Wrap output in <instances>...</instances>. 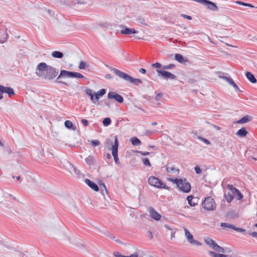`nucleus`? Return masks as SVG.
<instances>
[{
  "mask_svg": "<svg viewBox=\"0 0 257 257\" xmlns=\"http://www.w3.org/2000/svg\"><path fill=\"white\" fill-rule=\"evenodd\" d=\"M83 78L84 76L79 72L68 71L66 70H61L60 73L57 78L56 82L58 83L64 84L66 86H69V84L64 81L60 80L61 78Z\"/></svg>",
  "mask_w": 257,
  "mask_h": 257,
  "instance_id": "f257e3e1",
  "label": "nucleus"
},
{
  "mask_svg": "<svg viewBox=\"0 0 257 257\" xmlns=\"http://www.w3.org/2000/svg\"><path fill=\"white\" fill-rule=\"evenodd\" d=\"M205 242L215 251L222 253H229L231 250L228 248H223L212 239L208 237L204 239Z\"/></svg>",
  "mask_w": 257,
  "mask_h": 257,
  "instance_id": "f03ea898",
  "label": "nucleus"
},
{
  "mask_svg": "<svg viewBox=\"0 0 257 257\" xmlns=\"http://www.w3.org/2000/svg\"><path fill=\"white\" fill-rule=\"evenodd\" d=\"M149 184L158 188L167 189L168 187L163 183L158 178L155 176H151L148 178Z\"/></svg>",
  "mask_w": 257,
  "mask_h": 257,
  "instance_id": "7ed1b4c3",
  "label": "nucleus"
},
{
  "mask_svg": "<svg viewBox=\"0 0 257 257\" xmlns=\"http://www.w3.org/2000/svg\"><path fill=\"white\" fill-rule=\"evenodd\" d=\"M227 189L228 191H226L224 193V196L228 202H230L234 198V193L236 192V188L234 187L232 185H227Z\"/></svg>",
  "mask_w": 257,
  "mask_h": 257,
  "instance_id": "20e7f679",
  "label": "nucleus"
},
{
  "mask_svg": "<svg viewBox=\"0 0 257 257\" xmlns=\"http://www.w3.org/2000/svg\"><path fill=\"white\" fill-rule=\"evenodd\" d=\"M202 206L207 210H213L215 209L216 204L214 200L211 197H208L205 198L202 203Z\"/></svg>",
  "mask_w": 257,
  "mask_h": 257,
  "instance_id": "39448f33",
  "label": "nucleus"
},
{
  "mask_svg": "<svg viewBox=\"0 0 257 257\" xmlns=\"http://www.w3.org/2000/svg\"><path fill=\"white\" fill-rule=\"evenodd\" d=\"M58 71L52 66H49L47 69L46 73L43 77L47 80H51L54 78L58 74Z\"/></svg>",
  "mask_w": 257,
  "mask_h": 257,
  "instance_id": "423d86ee",
  "label": "nucleus"
},
{
  "mask_svg": "<svg viewBox=\"0 0 257 257\" xmlns=\"http://www.w3.org/2000/svg\"><path fill=\"white\" fill-rule=\"evenodd\" d=\"M110 69L111 70V71L112 72H113V73L115 75H116L119 78H122V79H124V80L129 82V80L131 79V77L130 75H128L127 74H126L123 72L121 71L120 70H119L116 68H113V67H111L110 68Z\"/></svg>",
  "mask_w": 257,
  "mask_h": 257,
  "instance_id": "0eeeda50",
  "label": "nucleus"
},
{
  "mask_svg": "<svg viewBox=\"0 0 257 257\" xmlns=\"http://www.w3.org/2000/svg\"><path fill=\"white\" fill-rule=\"evenodd\" d=\"M118 142L116 137H115V141L114 144L112 146V155L113 156L114 160L116 164H119L120 162L118 158Z\"/></svg>",
  "mask_w": 257,
  "mask_h": 257,
  "instance_id": "6e6552de",
  "label": "nucleus"
},
{
  "mask_svg": "<svg viewBox=\"0 0 257 257\" xmlns=\"http://www.w3.org/2000/svg\"><path fill=\"white\" fill-rule=\"evenodd\" d=\"M156 71L158 74V76L162 77L163 78L170 79L172 80H175L176 79V76L174 74L168 71L161 69H156Z\"/></svg>",
  "mask_w": 257,
  "mask_h": 257,
  "instance_id": "1a4fd4ad",
  "label": "nucleus"
},
{
  "mask_svg": "<svg viewBox=\"0 0 257 257\" xmlns=\"http://www.w3.org/2000/svg\"><path fill=\"white\" fill-rule=\"evenodd\" d=\"M49 66L44 62L39 63L37 66L36 74L40 77H43L44 75L43 72L47 71Z\"/></svg>",
  "mask_w": 257,
  "mask_h": 257,
  "instance_id": "9d476101",
  "label": "nucleus"
},
{
  "mask_svg": "<svg viewBox=\"0 0 257 257\" xmlns=\"http://www.w3.org/2000/svg\"><path fill=\"white\" fill-rule=\"evenodd\" d=\"M178 187L181 191L185 193L189 192L191 190L190 184L187 181L186 179L183 180L182 182Z\"/></svg>",
  "mask_w": 257,
  "mask_h": 257,
  "instance_id": "9b49d317",
  "label": "nucleus"
},
{
  "mask_svg": "<svg viewBox=\"0 0 257 257\" xmlns=\"http://www.w3.org/2000/svg\"><path fill=\"white\" fill-rule=\"evenodd\" d=\"M108 98L109 99H114L119 103H122L123 102V97L115 92H109L108 93Z\"/></svg>",
  "mask_w": 257,
  "mask_h": 257,
  "instance_id": "f8f14e48",
  "label": "nucleus"
},
{
  "mask_svg": "<svg viewBox=\"0 0 257 257\" xmlns=\"http://www.w3.org/2000/svg\"><path fill=\"white\" fill-rule=\"evenodd\" d=\"M202 5L205 6L207 9L212 11H217L218 9L215 3L209 0H204Z\"/></svg>",
  "mask_w": 257,
  "mask_h": 257,
  "instance_id": "ddd939ff",
  "label": "nucleus"
},
{
  "mask_svg": "<svg viewBox=\"0 0 257 257\" xmlns=\"http://www.w3.org/2000/svg\"><path fill=\"white\" fill-rule=\"evenodd\" d=\"M0 91L3 93H6L10 97L15 95V92L13 88L9 87H5L0 85Z\"/></svg>",
  "mask_w": 257,
  "mask_h": 257,
  "instance_id": "4468645a",
  "label": "nucleus"
},
{
  "mask_svg": "<svg viewBox=\"0 0 257 257\" xmlns=\"http://www.w3.org/2000/svg\"><path fill=\"white\" fill-rule=\"evenodd\" d=\"M149 211L151 217L156 220H159L161 218V215L158 213L153 207H150Z\"/></svg>",
  "mask_w": 257,
  "mask_h": 257,
  "instance_id": "2eb2a0df",
  "label": "nucleus"
},
{
  "mask_svg": "<svg viewBox=\"0 0 257 257\" xmlns=\"http://www.w3.org/2000/svg\"><path fill=\"white\" fill-rule=\"evenodd\" d=\"M7 29L4 28L0 30V43L3 44L6 42L8 38Z\"/></svg>",
  "mask_w": 257,
  "mask_h": 257,
  "instance_id": "dca6fc26",
  "label": "nucleus"
},
{
  "mask_svg": "<svg viewBox=\"0 0 257 257\" xmlns=\"http://www.w3.org/2000/svg\"><path fill=\"white\" fill-rule=\"evenodd\" d=\"M85 183L93 190L95 191H98L99 190V187L97 185L89 179H85Z\"/></svg>",
  "mask_w": 257,
  "mask_h": 257,
  "instance_id": "f3484780",
  "label": "nucleus"
},
{
  "mask_svg": "<svg viewBox=\"0 0 257 257\" xmlns=\"http://www.w3.org/2000/svg\"><path fill=\"white\" fill-rule=\"evenodd\" d=\"M175 59L178 62L184 64H185L187 62H188V60L187 58H184L183 56L180 54H175Z\"/></svg>",
  "mask_w": 257,
  "mask_h": 257,
  "instance_id": "a211bd4d",
  "label": "nucleus"
},
{
  "mask_svg": "<svg viewBox=\"0 0 257 257\" xmlns=\"http://www.w3.org/2000/svg\"><path fill=\"white\" fill-rule=\"evenodd\" d=\"M252 116L248 115H246L242 117L241 118H240L238 120H237L236 121V123L238 124H242V123H244L250 121L251 120H252Z\"/></svg>",
  "mask_w": 257,
  "mask_h": 257,
  "instance_id": "6ab92c4d",
  "label": "nucleus"
},
{
  "mask_svg": "<svg viewBox=\"0 0 257 257\" xmlns=\"http://www.w3.org/2000/svg\"><path fill=\"white\" fill-rule=\"evenodd\" d=\"M121 33L124 35H130L131 34L137 33V31L134 29H130L124 27V29L120 31Z\"/></svg>",
  "mask_w": 257,
  "mask_h": 257,
  "instance_id": "aec40b11",
  "label": "nucleus"
},
{
  "mask_svg": "<svg viewBox=\"0 0 257 257\" xmlns=\"http://www.w3.org/2000/svg\"><path fill=\"white\" fill-rule=\"evenodd\" d=\"M245 75L246 78L248 79V80L252 83H255L257 81L256 78L254 76V75L251 74L250 72H246Z\"/></svg>",
  "mask_w": 257,
  "mask_h": 257,
  "instance_id": "412c9836",
  "label": "nucleus"
},
{
  "mask_svg": "<svg viewBox=\"0 0 257 257\" xmlns=\"http://www.w3.org/2000/svg\"><path fill=\"white\" fill-rule=\"evenodd\" d=\"M248 132L246 131L245 128L242 127L240 129H239L237 133H236V136L240 137L243 138L246 136Z\"/></svg>",
  "mask_w": 257,
  "mask_h": 257,
  "instance_id": "4be33fe9",
  "label": "nucleus"
},
{
  "mask_svg": "<svg viewBox=\"0 0 257 257\" xmlns=\"http://www.w3.org/2000/svg\"><path fill=\"white\" fill-rule=\"evenodd\" d=\"M166 171L169 173H173L176 172L179 173V169L178 168H176L174 166H167Z\"/></svg>",
  "mask_w": 257,
  "mask_h": 257,
  "instance_id": "5701e85b",
  "label": "nucleus"
},
{
  "mask_svg": "<svg viewBox=\"0 0 257 257\" xmlns=\"http://www.w3.org/2000/svg\"><path fill=\"white\" fill-rule=\"evenodd\" d=\"M184 229L185 231V236L187 239L188 241L190 242L193 239V236L186 228H184Z\"/></svg>",
  "mask_w": 257,
  "mask_h": 257,
  "instance_id": "b1692460",
  "label": "nucleus"
},
{
  "mask_svg": "<svg viewBox=\"0 0 257 257\" xmlns=\"http://www.w3.org/2000/svg\"><path fill=\"white\" fill-rule=\"evenodd\" d=\"M131 141L133 146H137L141 145V141L136 137L132 138L131 139Z\"/></svg>",
  "mask_w": 257,
  "mask_h": 257,
  "instance_id": "393cba45",
  "label": "nucleus"
},
{
  "mask_svg": "<svg viewBox=\"0 0 257 257\" xmlns=\"http://www.w3.org/2000/svg\"><path fill=\"white\" fill-rule=\"evenodd\" d=\"M52 57L56 58H62L63 56V54L61 52L55 51L51 54Z\"/></svg>",
  "mask_w": 257,
  "mask_h": 257,
  "instance_id": "a878e982",
  "label": "nucleus"
},
{
  "mask_svg": "<svg viewBox=\"0 0 257 257\" xmlns=\"http://www.w3.org/2000/svg\"><path fill=\"white\" fill-rule=\"evenodd\" d=\"M209 254L211 257H228V255L223 254H218L212 251H209L208 252Z\"/></svg>",
  "mask_w": 257,
  "mask_h": 257,
  "instance_id": "bb28decb",
  "label": "nucleus"
},
{
  "mask_svg": "<svg viewBox=\"0 0 257 257\" xmlns=\"http://www.w3.org/2000/svg\"><path fill=\"white\" fill-rule=\"evenodd\" d=\"M129 82L134 84L136 85H138L142 83V81L141 79L134 78L132 77H131V79H130Z\"/></svg>",
  "mask_w": 257,
  "mask_h": 257,
  "instance_id": "cd10ccee",
  "label": "nucleus"
},
{
  "mask_svg": "<svg viewBox=\"0 0 257 257\" xmlns=\"http://www.w3.org/2000/svg\"><path fill=\"white\" fill-rule=\"evenodd\" d=\"M168 180L169 181H171V182H172L175 183L177 185V187H178V186L180 185V183H181L182 182V181L183 179L169 178Z\"/></svg>",
  "mask_w": 257,
  "mask_h": 257,
  "instance_id": "c85d7f7f",
  "label": "nucleus"
},
{
  "mask_svg": "<svg viewBox=\"0 0 257 257\" xmlns=\"http://www.w3.org/2000/svg\"><path fill=\"white\" fill-rule=\"evenodd\" d=\"M220 77L223 78V79L225 80L228 83H229L230 85H231L232 86L235 83L234 82V81L232 79V78L230 77L220 76Z\"/></svg>",
  "mask_w": 257,
  "mask_h": 257,
  "instance_id": "c756f323",
  "label": "nucleus"
},
{
  "mask_svg": "<svg viewBox=\"0 0 257 257\" xmlns=\"http://www.w3.org/2000/svg\"><path fill=\"white\" fill-rule=\"evenodd\" d=\"M193 197L192 196H188L187 197V200L189 204L191 206H195L197 205V203L193 201Z\"/></svg>",
  "mask_w": 257,
  "mask_h": 257,
  "instance_id": "7c9ffc66",
  "label": "nucleus"
},
{
  "mask_svg": "<svg viewBox=\"0 0 257 257\" xmlns=\"http://www.w3.org/2000/svg\"><path fill=\"white\" fill-rule=\"evenodd\" d=\"M137 22L140 25H147L146 21L144 18L141 17H138L136 19Z\"/></svg>",
  "mask_w": 257,
  "mask_h": 257,
  "instance_id": "2f4dec72",
  "label": "nucleus"
},
{
  "mask_svg": "<svg viewBox=\"0 0 257 257\" xmlns=\"http://www.w3.org/2000/svg\"><path fill=\"white\" fill-rule=\"evenodd\" d=\"M86 93L90 96L91 101L94 102V94L92 93V91L90 89H86L85 90Z\"/></svg>",
  "mask_w": 257,
  "mask_h": 257,
  "instance_id": "473e14b6",
  "label": "nucleus"
},
{
  "mask_svg": "<svg viewBox=\"0 0 257 257\" xmlns=\"http://www.w3.org/2000/svg\"><path fill=\"white\" fill-rule=\"evenodd\" d=\"M243 195L239 192V191L236 189V192L234 193V198H235L237 200H240L242 198Z\"/></svg>",
  "mask_w": 257,
  "mask_h": 257,
  "instance_id": "72a5a7b5",
  "label": "nucleus"
},
{
  "mask_svg": "<svg viewBox=\"0 0 257 257\" xmlns=\"http://www.w3.org/2000/svg\"><path fill=\"white\" fill-rule=\"evenodd\" d=\"M111 119L109 117H106L103 120V124L105 126H107L111 123Z\"/></svg>",
  "mask_w": 257,
  "mask_h": 257,
  "instance_id": "f704fd0d",
  "label": "nucleus"
},
{
  "mask_svg": "<svg viewBox=\"0 0 257 257\" xmlns=\"http://www.w3.org/2000/svg\"><path fill=\"white\" fill-rule=\"evenodd\" d=\"M152 67L154 68H157V69H161L160 68H163V66L159 62H156L155 63H153L152 64Z\"/></svg>",
  "mask_w": 257,
  "mask_h": 257,
  "instance_id": "c9c22d12",
  "label": "nucleus"
},
{
  "mask_svg": "<svg viewBox=\"0 0 257 257\" xmlns=\"http://www.w3.org/2000/svg\"><path fill=\"white\" fill-rule=\"evenodd\" d=\"M175 67V65L173 64H170L167 65H164L163 69L164 70H170L173 69Z\"/></svg>",
  "mask_w": 257,
  "mask_h": 257,
  "instance_id": "e433bc0d",
  "label": "nucleus"
},
{
  "mask_svg": "<svg viewBox=\"0 0 257 257\" xmlns=\"http://www.w3.org/2000/svg\"><path fill=\"white\" fill-rule=\"evenodd\" d=\"M65 126L66 127L70 129L73 126V123L70 120H66L64 123Z\"/></svg>",
  "mask_w": 257,
  "mask_h": 257,
  "instance_id": "4c0bfd02",
  "label": "nucleus"
},
{
  "mask_svg": "<svg viewBox=\"0 0 257 257\" xmlns=\"http://www.w3.org/2000/svg\"><path fill=\"white\" fill-rule=\"evenodd\" d=\"M155 93L156 94L155 99L157 101H161L162 98H163V94L162 93H157V92H155Z\"/></svg>",
  "mask_w": 257,
  "mask_h": 257,
  "instance_id": "58836bf2",
  "label": "nucleus"
},
{
  "mask_svg": "<svg viewBox=\"0 0 257 257\" xmlns=\"http://www.w3.org/2000/svg\"><path fill=\"white\" fill-rule=\"evenodd\" d=\"M220 226H221L222 227H228V228L232 229V228L233 227V225H232L231 224L227 223L221 222L220 223Z\"/></svg>",
  "mask_w": 257,
  "mask_h": 257,
  "instance_id": "ea45409f",
  "label": "nucleus"
},
{
  "mask_svg": "<svg viewBox=\"0 0 257 257\" xmlns=\"http://www.w3.org/2000/svg\"><path fill=\"white\" fill-rule=\"evenodd\" d=\"M198 138L199 140L202 141L203 142H204V143H205L207 145H210L211 144L210 142L208 140H207L205 138H204L202 137H198Z\"/></svg>",
  "mask_w": 257,
  "mask_h": 257,
  "instance_id": "a19ab883",
  "label": "nucleus"
},
{
  "mask_svg": "<svg viewBox=\"0 0 257 257\" xmlns=\"http://www.w3.org/2000/svg\"><path fill=\"white\" fill-rule=\"evenodd\" d=\"M100 187L101 189L102 190V193L103 195H104V192H105V193L106 194L107 193L106 186L103 183H102V184H100Z\"/></svg>",
  "mask_w": 257,
  "mask_h": 257,
  "instance_id": "79ce46f5",
  "label": "nucleus"
},
{
  "mask_svg": "<svg viewBox=\"0 0 257 257\" xmlns=\"http://www.w3.org/2000/svg\"><path fill=\"white\" fill-rule=\"evenodd\" d=\"M143 162L144 165L146 166H149V167H150L151 166L149 160L147 158H143Z\"/></svg>",
  "mask_w": 257,
  "mask_h": 257,
  "instance_id": "37998d69",
  "label": "nucleus"
},
{
  "mask_svg": "<svg viewBox=\"0 0 257 257\" xmlns=\"http://www.w3.org/2000/svg\"><path fill=\"white\" fill-rule=\"evenodd\" d=\"M85 161L88 164L90 165L93 162V158L91 156H89L85 159Z\"/></svg>",
  "mask_w": 257,
  "mask_h": 257,
  "instance_id": "c03bdc74",
  "label": "nucleus"
},
{
  "mask_svg": "<svg viewBox=\"0 0 257 257\" xmlns=\"http://www.w3.org/2000/svg\"><path fill=\"white\" fill-rule=\"evenodd\" d=\"M105 93L106 90L105 89H101L97 92L98 95H99L100 96H103L105 94Z\"/></svg>",
  "mask_w": 257,
  "mask_h": 257,
  "instance_id": "a18cd8bd",
  "label": "nucleus"
},
{
  "mask_svg": "<svg viewBox=\"0 0 257 257\" xmlns=\"http://www.w3.org/2000/svg\"><path fill=\"white\" fill-rule=\"evenodd\" d=\"M91 143L93 147H96L97 146L99 145L100 142L98 140H92Z\"/></svg>",
  "mask_w": 257,
  "mask_h": 257,
  "instance_id": "49530a36",
  "label": "nucleus"
},
{
  "mask_svg": "<svg viewBox=\"0 0 257 257\" xmlns=\"http://www.w3.org/2000/svg\"><path fill=\"white\" fill-rule=\"evenodd\" d=\"M190 243L191 244H194V245H197V246H200L201 245V243L199 241H197V240H194V239H193L190 242Z\"/></svg>",
  "mask_w": 257,
  "mask_h": 257,
  "instance_id": "de8ad7c7",
  "label": "nucleus"
},
{
  "mask_svg": "<svg viewBox=\"0 0 257 257\" xmlns=\"http://www.w3.org/2000/svg\"><path fill=\"white\" fill-rule=\"evenodd\" d=\"M86 64L83 61H81L79 64V68L80 69H84L85 68Z\"/></svg>",
  "mask_w": 257,
  "mask_h": 257,
  "instance_id": "09e8293b",
  "label": "nucleus"
},
{
  "mask_svg": "<svg viewBox=\"0 0 257 257\" xmlns=\"http://www.w3.org/2000/svg\"><path fill=\"white\" fill-rule=\"evenodd\" d=\"M232 229H233L234 230L237 231V232H242L245 231V230L244 229L236 227L234 225H233Z\"/></svg>",
  "mask_w": 257,
  "mask_h": 257,
  "instance_id": "8fccbe9b",
  "label": "nucleus"
},
{
  "mask_svg": "<svg viewBox=\"0 0 257 257\" xmlns=\"http://www.w3.org/2000/svg\"><path fill=\"white\" fill-rule=\"evenodd\" d=\"M194 169H195V172L196 174H200L202 172V170L201 169H200V168L198 166H196L195 168H194Z\"/></svg>",
  "mask_w": 257,
  "mask_h": 257,
  "instance_id": "3c124183",
  "label": "nucleus"
},
{
  "mask_svg": "<svg viewBox=\"0 0 257 257\" xmlns=\"http://www.w3.org/2000/svg\"><path fill=\"white\" fill-rule=\"evenodd\" d=\"M113 255L115 257H126L125 255H123L122 254H121V253H120L118 251H115L113 252Z\"/></svg>",
  "mask_w": 257,
  "mask_h": 257,
  "instance_id": "603ef678",
  "label": "nucleus"
},
{
  "mask_svg": "<svg viewBox=\"0 0 257 257\" xmlns=\"http://www.w3.org/2000/svg\"><path fill=\"white\" fill-rule=\"evenodd\" d=\"M81 122L83 124V125L85 126H87L88 123L87 120L86 119H82Z\"/></svg>",
  "mask_w": 257,
  "mask_h": 257,
  "instance_id": "864d4df0",
  "label": "nucleus"
},
{
  "mask_svg": "<svg viewBox=\"0 0 257 257\" xmlns=\"http://www.w3.org/2000/svg\"><path fill=\"white\" fill-rule=\"evenodd\" d=\"M181 17L186 18L188 20H192V17L190 16H188L185 14H181Z\"/></svg>",
  "mask_w": 257,
  "mask_h": 257,
  "instance_id": "5fc2aeb1",
  "label": "nucleus"
},
{
  "mask_svg": "<svg viewBox=\"0 0 257 257\" xmlns=\"http://www.w3.org/2000/svg\"><path fill=\"white\" fill-rule=\"evenodd\" d=\"M138 153L141 154L143 156H147L150 154V153L148 152H142V151H138Z\"/></svg>",
  "mask_w": 257,
  "mask_h": 257,
  "instance_id": "6e6d98bb",
  "label": "nucleus"
},
{
  "mask_svg": "<svg viewBox=\"0 0 257 257\" xmlns=\"http://www.w3.org/2000/svg\"><path fill=\"white\" fill-rule=\"evenodd\" d=\"M4 150L9 154H10L12 152V150L10 148H6Z\"/></svg>",
  "mask_w": 257,
  "mask_h": 257,
  "instance_id": "4d7b16f0",
  "label": "nucleus"
},
{
  "mask_svg": "<svg viewBox=\"0 0 257 257\" xmlns=\"http://www.w3.org/2000/svg\"><path fill=\"white\" fill-rule=\"evenodd\" d=\"M126 257H138V254L137 252H135L131 254L130 256H126Z\"/></svg>",
  "mask_w": 257,
  "mask_h": 257,
  "instance_id": "13d9d810",
  "label": "nucleus"
},
{
  "mask_svg": "<svg viewBox=\"0 0 257 257\" xmlns=\"http://www.w3.org/2000/svg\"><path fill=\"white\" fill-rule=\"evenodd\" d=\"M250 235L253 237L257 238V232H252L250 233Z\"/></svg>",
  "mask_w": 257,
  "mask_h": 257,
  "instance_id": "bf43d9fd",
  "label": "nucleus"
},
{
  "mask_svg": "<svg viewBox=\"0 0 257 257\" xmlns=\"http://www.w3.org/2000/svg\"><path fill=\"white\" fill-rule=\"evenodd\" d=\"M107 235L108 237H109L111 239L115 238V236L111 233H108V234H107Z\"/></svg>",
  "mask_w": 257,
  "mask_h": 257,
  "instance_id": "052dcab7",
  "label": "nucleus"
},
{
  "mask_svg": "<svg viewBox=\"0 0 257 257\" xmlns=\"http://www.w3.org/2000/svg\"><path fill=\"white\" fill-rule=\"evenodd\" d=\"M139 72L142 74H145L146 73V70L144 68H140L139 69Z\"/></svg>",
  "mask_w": 257,
  "mask_h": 257,
  "instance_id": "680f3d73",
  "label": "nucleus"
},
{
  "mask_svg": "<svg viewBox=\"0 0 257 257\" xmlns=\"http://www.w3.org/2000/svg\"><path fill=\"white\" fill-rule=\"evenodd\" d=\"M147 233L148 234V235H149V237H150V238L151 239L153 238V235L152 232L151 231H148L147 232Z\"/></svg>",
  "mask_w": 257,
  "mask_h": 257,
  "instance_id": "e2e57ef3",
  "label": "nucleus"
},
{
  "mask_svg": "<svg viewBox=\"0 0 257 257\" xmlns=\"http://www.w3.org/2000/svg\"><path fill=\"white\" fill-rule=\"evenodd\" d=\"M232 86L235 88L236 91H240L239 87H238L236 83L233 85Z\"/></svg>",
  "mask_w": 257,
  "mask_h": 257,
  "instance_id": "0e129e2a",
  "label": "nucleus"
},
{
  "mask_svg": "<svg viewBox=\"0 0 257 257\" xmlns=\"http://www.w3.org/2000/svg\"><path fill=\"white\" fill-rule=\"evenodd\" d=\"M213 127H214V128H215V129H216V130H217V131H220V130H221V128H220L219 126H217V125H214V124H213Z\"/></svg>",
  "mask_w": 257,
  "mask_h": 257,
  "instance_id": "69168bd1",
  "label": "nucleus"
},
{
  "mask_svg": "<svg viewBox=\"0 0 257 257\" xmlns=\"http://www.w3.org/2000/svg\"><path fill=\"white\" fill-rule=\"evenodd\" d=\"M236 3L239 4V5L244 6H245V4H246L245 3H243V2H240V1H237Z\"/></svg>",
  "mask_w": 257,
  "mask_h": 257,
  "instance_id": "338daca9",
  "label": "nucleus"
},
{
  "mask_svg": "<svg viewBox=\"0 0 257 257\" xmlns=\"http://www.w3.org/2000/svg\"><path fill=\"white\" fill-rule=\"evenodd\" d=\"M94 96H95V99L96 100H98L99 99L100 96L98 95V94L96 93L95 94H94Z\"/></svg>",
  "mask_w": 257,
  "mask_h": 257,
  "instance_id": "774afa93",
  "label": "nucleus"
}]
</instances>
